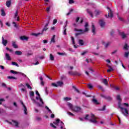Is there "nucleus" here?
<instances>
[{
	"mask_svg": "<svg viewBox=\"0 0 129 129\" xmlns=\"http://www.w3.org/2000/svg\"><path fill=\"white\" fill-rule=\"evenodd\" d=\"M89 116V115L87 114L86 115V116L84 117V119L85 120H89L90 122H92V123H97V121L96 120V117H95V115H94V114L91 113V119H88V117Z\"/></svg>",
	"mask_w": 129,
	"mask_h": 129,
	"instance_id": "nucleus-1",
	"label": "nucleus"
},
{
	"mask_svg": "<svg viewBox=\"0 0 129 129\" xmlns=\"http://www.w3.org/2000/svg\"><path fill=\"white\" fill-rule=\"evenodd\" d=\"M85 30H82V29H75V31H77L78 32H80L79 33H76V36H78L79 35H80L81 34H84L85 33H86V32H88L89 31V29L88 28V23H86L85 25Z\"/></svg>",
	"mask_w": 129,
	"mask_h": 129,
	"instance_id": "nucleus-2",
	"label": "nucleus"
},
{
	"mask_svg": "<svg viewBox=\"0 0 129 129\" xmlns=\"http://www.w3.org/2000/svg\"><path fill=\"white\" fill-rule=\"evenodd\" d=\"M120 111L125 116H127L128 115V110H127V109L126 108H120Z\"/></svg>",
	"mask_w": 129,
	"mask_h": 129,
	"instance_id": "nucleus-3",
	"label": "nucleus"
},
{
	"mask_svg": "<svg viewBox=\"0 0 129 129\" xmlns=\"http://www.w3.org/2000/svg\"><path fill=\"white\" fill-rule=\"evenodd\" d=\"M107 9H108L109 11L108 15H105V17H106V18H110L111 19H112V18H113V13H112V11H111V9H110V8H109V7H107Z\"/></svg>",
	"mask_w": 129,
	"mask_h": 129,
	"instance_id": "nucleus-4",
	"label": "nucleus"
},
{
	"mask_svg": "<svg viewBox=\"0 0 129 129\" xmlns=\"http://www.w3.org/2000/svg\"><path fill=\"white\" fill-rule=\"evenodd\" d=\"M60 122V119H57L56 120V122H53V123H50V126H52V127H53V128H56L57 127L55 125H58V123H59ZM54 124H55L54 125Z\"/></svg>",
	"mask_w": 129,
	"mask_h": 129,
	"instance_id": "nucleus-5",
	"label": "nucleus"
},
{
	"mask_svg": "<svg viewBox=\"0 0 129 129\" xmlns=\"http://www.w3.org/2000/svg\"><path fill=\"white\" fill-rule=\"evenodd\" d=\"M100 96H101V97H102L103 98H104L105 99H106L108 101H111V100H112V98H111L109 96H106L105 95L101 94Z\"/></svg>",
	"mask_w": 129,
	"mask_h": 129,
	"instance_id": "nucleus-6",
	"label": "nucleus"
},
{
	"mask_svg": "<svg viewBox=\"0 0 129 129\" xmlns=\"http://www.w3.org/2000/svg\"><path fill=\"white\" fill-rule=\"evenodd\" d=\"M12 122H10L9 121L8 123L9 124H13L15 125V126H16L17 127H19V122L17 121L16 120H12Z\"/></svg>",
	"mask_w": 129,
	"mask_h": 129,
	"instance_id": "nucleus-7",
	"label": "nucleus"
},
{
	"mask_svg": "<svg viewBox=\"0 0 129 129\" xmlns=\"http://www.w3.org/2000/svg\"><path fill=\"white\" fill-rule=\"evenodd\" d=\"M99 23L101 28H104V26H105V22H104L103 19L100 20Z\"/></svg>",
	"mask_w": 129,
	"mask_h": 129,
	"instance_id": "nucleus-8",
	"label": "nucleus"
},
{
	"mask_svg": "<svg viewBox=\"0 0 129 129\" xmlns=\"http://www.w3.org/2000/svg\"><path fill=\"white\" fill-rule=\"evenodd\" d=\"M72 110H73V111H75L76 112H77L80 111V110H81V108L80 107L75 106H74V107L73 108V109Z\"/></svg>",
	"mask_w": 129,
	"mask_h": 129,
	"instance_id": "nucleus-9",
	"label": "nucleus"
},
{
	"mask_svg": "<svg viewBox=\"0 0 129 129\" xmlns=\"http://www.w3.org/2000/svg\"><path fill=\"white\" fill-rule=\"evenodd\" d=\"M119 34L121 36L122 39H125V38H126V35H125L123 32L119 31Z\"/></svg>",
	"mask_w": 129,
	"mask_h": 129,
	"instance_id": "nucleus-10",
	"label": "nucleus"
},
{
	"mask_svg": "<svg viewBox=\"0 0 129 129\" xmlns=\"http://www.w3.org/2000/svg\"><path fill=\"white\" fill-rule=\"evenodd\" d=\"M20 39L22 41H28V40H29V37L26 36H22L20 37Z\"/></svg>",
	"mask_w": 129,
	"mask_h": 129,
	"instance_id": "nucleus-11",
	"label": "nucleus"
},
{
	"mask_svg": "<svg viewBox=\"0 0 129 129\" xmlns=\"http://www.w3.org/2000/svg\"><path fill=\"white\" fill-rule=\"evenodd\" d=\"M100 14H101V11L99 10H95L94 15L95 17H97V16H99Z\"/></svg>",
	"mask_w": 129,
	"mask_h": 129,
	"instance_id": "nucleus-12",
	"label": "nucleus"
},
{
	"mask_svg": "<svg viewBox=\"0 0 129 129\" xmlns=\"http://www.w3.org/2000/svg\"><path fill=\"white\" fill-rule=\"evenodd\" d=\"M18 14H19V12L18 11H16V13H15V15H14V19H16L17 18V21H20V17H18Z\"/></svg>",
	"mask_w": 129,
	"mask_h": 129,
	"instance_id": "nucleus-13",
	"label": "nucleus"
},
{
	"mask_svg": "<svg viewBox=\"0 0 129 129\" xmlns=\"http://www.w3.org/2000/svg\"><path fill=\"white\" fill-rule=\"evenodd\" d=\"M2 44H3L4 46H7V44H8V40H5L4 37H2Z\"/></svg>",
	"mask_w": 129,
	"mask_h": 129,
	"instance_id": "nucleus-14",
	"label": "nucleus"
},
{
	"mask_svg": "<svg viewBox=\"0 0 129 129\" xmlns=\"http://www.w3.org/2000/svg\"><path fill=\"white\" fill-rule=\"evenodd\" d=\"M5 57L8 61H11V60H12V58H11V56H10V54H9V53H6Z\"/></svg>",
	"mask_w": 129,
	"mask_h": 129,
	"instance_id": "nucleus-15",
	"label": "nucleus"
},
{
	"mask_svg": "<svg viewBox=\"0 0 129 129\" xmlns=\"http://www.w3.org/2000/svg\"><path fill=\"white\" fill-rule=\"evenodd\" d=\"M11 5H12V1L9 0L6 2V6L8 8H10Z\"/></svg>",
	"mask_w": 129,
	"mask_h": 129,
	"instance_id": "nucleus-16",
	"label": "nucleus"
},
{
	"mask_svg": "<svg viewBox=\"0 0 129 129\" xmlns=\"http://www.w3.org/2000/svg\"><path fill=\"white\" fill-rule=\"evenodd\" d=\"M92 33H93V35H95V27L93 23L92 24Z\"/></svg>",
	"mask_w": 129,
	"mask_h": 129,
	"instance_id": "nucleus-17",
	"label": "nucleus"
},
{
	"mask_svg": "<svg viewBox=\"0 0 129 129\" xmlns=\"http://www.w3.org/2000/svg\"><path fill=\"white\" fill-rule=\"evenodd\" d=\"M87 12L90 16H91V18H93V14L92 13V12L90 11L89 9H87Z\"/></svg>",
	"mask_w": 129,
	"mask_h": 129,
	"instance_id": "nucleus-18",
	"label": "nucleus"
},
{
	"mask_svg": "<svg viewBox=\"0 0 129 129\" xmlns=\"http://www.w3.org/2000/svg\"><path fill=\"white\" fill-rule=\"evenodd\" d=\"M16 55H18V56H21L22 54H23V52L21 51L17 50L15 51Z\"/></svg>",
	"mask_w": 129,
	"mask_h": 129,
	"instance_id": "nucleus-19",
	"label": "nucleus"
},
{
	"mask_svg": "<svg viewBox=\"0 0 129 129\" xmlns=\"http://www.w3.org/2000/svg\"><path fill=\"white\" fill-rule=\"evenodd\" d=\"M116 99L119 101V102H121L122 99L120 98V95H117L116 97Z\"/></svg>",
	"mask_w": 129,
	"mask_h": 129,
	"instance_id": "nucleus-20",
	"label": "nucleus"
},
{
	"mask_svg": "<svg viewBox=\"0 0 129 129\" xmlns=\"http://www.w3.org/2000/svg\"><path fill=\"white\" fill-rule=\"evenodd\" d=\"M32 36H35V37H38L39 35H43V33H32Z\"/></svg>",
	"mask_w": 129,
	"mask_h": 129,
	"instance_id": "nucleus-21",
	"label": "nucleus"
},
{
	"mask_svg": "<svg viewBox=\"0 0 129 129\" xmlns=\"http://www.w3.org/2000/svg\"><path fill=\"white\" fill-rule=\"evenodd\" d=\"M102 82H103V83H104V84L105 85H107L108 84V82H107V79H103Z\"/></svg>",
	"mask_w": 129,
	"mask_h": 129,
	"instance_id": "nucleus-22",
	"label": "nucleus"
},
{
	"mask_svg": "<svg viewBox=\"0 0 129 129\" xmlns=\"http://www.w3.org/2000/svg\"><path fill=\"white\" fill-rule=\"evenodd\" d=\"M12 46L13 47H14V48H15V49H17L18 48V45L16 44V42L13 41L12 42Z\"/></svg>",
	"mask_w": 129,
	"mask_h": 129,
	"instance_id": "nucleus-23",
	"label": "nucleus"
},
{
	"mask_svg": "<svg viewBox=\"0 0 129 129\" xmlns=\"http://www.w3.org/2000/svg\"><path fill=\"white\" fill-rule=\"evenodd\" d=\"M67 105H68V106H69V107L71 109H72V110L73 107H74V106H73V105L72 104H71V103H68V104H67Z\"/></svg>",
	"mask_w": 129,
	"mask_h": 129,
	"instance_id": "nucleus-24",
	"label": "nucleus"
},
{
	"mask_svg": "<svg viewBox=\"0 0 129 129\" xmlns=\"http://www.w3.org/2000/svg\"><path fill=\"white\" fill-rule=\"evenodd\" d=\"M97 88L99 89H100V90H101V91H102L103 92H104L105 90L104 89H103V88L102 87V86H101V85H99L97 86Z\"/></svg>",
	"mask_w": 129,
	"mask_h": 129,
	"instance_id": "nucleus-25",
	"label": "nucleus"
},
{
	"mask_svg": "<svg viewBox=\"0 0 129 129\" xmlns=\"http://www.w3.org/2000/svg\"><path fill=\"white\" fill-rule=\"evenodd\" d=\"M79 44L81 45V46H83L84 45V42L82 39H80L79 40Z\"/></svg>",
	"mask_w": 129,
	"mask_h": 129,
	"instance_id": "nucleus-26",
	"label": "nucleus"
},
{
	"mask_svg": "<svg viewBox=\"0 0 129 129\" xmlns=\"http://www.w3.org/2000/svg\"><path fill=\"white\" fill-rule=\"evenodd\" d=\"M92 101H93V103H94V104H99L98 101H97V100H96V99H94V98L93 99Z\"/></svg>",
	"mask_w": 129,
	"mask_h": 129,
	"instance_id": "nucleus-27",
	"label": "nucleus"
},
{
	"mask_svg": "<svg viewBox=\"0 0 129 129\" xmlns=\"http://www.w3.org/2000/svg\"><path fill=\"white\" fill-rule=\"evenodd\" d=\"M57 87L58 86H62V85H63V82L58 81L57 82Z\"/></svg>",
	"mask_w": 129,
	"mask_h": 129,
	"instance_id": "nucleus-28",
	"label": "nucleus"
},
{
	"mask_svg": "<svg viewBox=\"0 0 129 129\" xmlns=\"http://www.w3.org/2000/svg\"><path fill=\"white\" fill-rule=\"evenodd\" d=\"M55 35H53L50 40L51 43H55Z\"/></svg>",
	"mask_w": 129,
	"mask_h": 129,
	"instance_id": "nucleus-29",
	"label": "nucleus"
},
{
	"mask_svg": "<svg viewBox=\"0 0 129 129\" xmlns=\"http://www.w3.org/2000/svg\"><path fill=\"white\" fill-rule=\"evenodd\" d=\"M55 59V58H54V56H53V55L50 53V60H51V61H54V60Z\"/></svg>",
	"mask_w": 129,
	"mask_h": 129,
	"instance_id": "nucleus-30",
	"label": "nucleus"
},
{
	"mask_svg": "<svg viewBox=\"0 0 129 129\" xmlns=\"http://www.w3.org/2000/svg\"><path fill=\"white\" fill-rule=\"evenodd\" d=\"M63 100H64L65 101H69V100H71V98L64 97L63 98Z\"/></svg>",
	"mask_w": 129,
	"mask_h": 129,
	"instance_id": "nucleus-31",
	"label": "nucleus"
},
{
	"mask_svg": "<svg viewBox=\"0 0 129 129\" xmlns=\"http://www.w3.org/2000/svg\"><path fill=\"white\" fill-rule=\"evenodd\" d=\"M24 113L25 114H28V113L27 112V111H28V109H27V107H26V106H24Z\"/></svg>",
	"mask_w": 129,
	"mask_h": 129,
	"instance_id": "nucleus-32",
	"label": "nucleus"
},
{
	"mask_svg": "<svg viewBox=\"0 0 129 129\" xmlns=\"http://www.w3.org/2000/svg\"><path fill=\"white\" fill-rule=\"evenodd\" d=\"M73 88L75 89V91H76L78 93H80V91H79L78 89L76 88V87H75V86H73Z\"/></svg>",
	"mask_w": 129,
	"mask_h": 129,
	"instance_id": "nucleus-33",
	"label": "nucleus"
},
{
	"mask_svg": "<svg viewBox=\"0 0 129 129\" xmlns=\"http://www.w3.org/2000/svg\"><path fill=\"white\" fill-rule=\"evenodd\" d=\"M1 12H2V16H3V17H5V16H6V12H5V10H4V9H2Z\"/></svg>",
	"mask_w": 129,
	"mask_h": 129,
	"instance_id": "nucleus-34",
	"label": "nucleus"
},
{
	"mask_svg": "<svg viewBox=\"0 0 129 129\" xmlns=\"http://www.w3.org/2000/svg\"><path fill=\"white\" fill-rule=\"evenodd\" d=\"M26 86H27V88H28V89H30V90H32V86H31L30 85V84H28V83H26Z\"/></svg>",
	"mask_w": 129,
	"mask_h": 129,
	"instance_id": "nucleus-35",
	"label": "nucleus"
},
{
	"mask_svg": "<svg viewBox=\"0 0 129 129\" xmlns=\"http://www.w3.org/2000/svg\"><path fill=\"white\" fill-rule=\"evenodd\" d=\"M8 79H15V80H17V78L13 76H8Z\"/></svg>",
	"mask_w": 129,
	"mask_h": 129,
	"instance_id": "nucleus-36",
	"label": "nucleus"
},
{
	"mask_svg": "<svg viewBox=\"0 0 129 129\" xmlns=\"http://www.w3.org/2000/svg\"><path fill=\"white\" fill-rule=\"evenodd\" d=\"M12 65H15V66H17V67H19V64L14 61L12 62Z\"/></svg>",
	"mask_w": 129,
	"mask_h": 129,
	"instance_id": "nucleus-37",
	"label": "nucleus"
},
{
	"mask_svg": "<svg viewBox=\"0 0 129 129\" xmlns=\"http://www.w3.org/2000/svg\"><path fill=\"white\" fill-rule=\"evenodd\" d=\"M10 72L11 73H12V74H19V72H16L14 70H11Z\"/></svg>",
	"mask_w": 129,
	"mask_h": 129,
	"instance_id": "nucleus-38",
	"label": "nucleus"
},
{
	"mask_svg": "<svg viewBox=\"0 0 129 129\" xmlns=\"http://www.w3.org/2000/svg\"><path fill=\"white\" fill-rule=\"evenodd\" d=\"M47 30H48V27L44 26L41 33H42V34H43L44 33V32H46V31H47Z\"/></svg>",
	"mask_w": 129,
	"mask_h": 129,
	"instance_id": "nucleus-39",
	"label": "nucleus"
},
{
	"mask_svg": "<svg viewBox=\"0 0 129 129\" xmlns=\"http://www.w3.org/2000/svg\"><path fill=\"white\" fill-rule=\"evenodd\" d=\"M75 75L76 76H81V74L77 72V71L75 72Z\"/></svg>",
	"mask_w": 129,
	"mask_h": 129,
	"instance_id": "nucleus-40",
	"label": "nucleus"
},
{
	"mask_svg": "<svg viewBox=\"0 0 129 129\" xmlns=\"http://www.w3.org/2000/svg\"><path fill=\"white\" fill-rule=\"evenodd\" d=\"M29 94L30 97L34 96V95H35V93L33 91H30Z\"/></svg>",
	"mask_w": 129,
	"mask_h": 129,
	"instance_id": "nucleus-41",
	"label": "nucleus"
},
{
	"mask_svg": "<svg viewBox=\"0 0 129 129\" xmlns=\"http://www.w3.org/2000/svg\"><path fill=\"white\" fill-rule=\"evenodd\" d=\"M72 42L73 45H75V40L74 37H72Z\"/></svg>",
	"mask_w": 129,
	"mask_h": 129,
	"instance_id": "nucleus-42",
	"label": "nucleus"
},
{
	"mask_svg": "<svg viewBox=\"0 0 129 129\" xmlns=\"http://www.w3.org/2000/svg\"><path fill=\"white\" fill-rule=\"evenodd\" d=\"M68 73L70 75H75V72H69Z\"/></svg>",
	"mask_w": 129,
	"mask_h": 129,
	"instance_id": "nucleus-43",
	"label": "nucleus"
},
{
	"mask_svg": "<svg viewBox=\"0 0 129 129\" xmlns=\"http://www.w3.org/2000/svg\"><path fill=\"white\" fill-rule=\"evenodd\" d=\"M88 88H89L90 89L91 88H93V86H92V85H91V84H88Z\"/></svg>",
	"mask_w": 129,
	"mask_h": 129,
	"instance_id": "nucleus-44",
	"label": "nucleus"
},
{
	"mask_svg": "<svg viewBox=\"0 0 129 129\" xmlns=\"http://www.w3.org/2000/svg\"><path fill=\"white\" fill-rule=\"evenodd\" d=\"M3 101L4 102L6 101L5 99H3V98L0 99V105L1 104H3Z\"/></svg>",
	"mask_w": 129,
	"mask_h": 129,
	"instance_id": "nucleus-45",
	"label": "nucleus"
},
{
	"mask_svg": "<svg viewBox=\"0 0 129 129\" xmlns=\"http://www.w3.org/2000/svg\"><path fill=\"white\" fill-rule=\"evenodd\" d=\"M73 12V9L70 10V12L67 14V16H69Z\"/></svg>",
	"mask_w": 129,
	"mask_h": 129,
	"instance_id": "nucleus-46",
	"label": "nucleus"
},
{
	"mask_svg": "<svg viewBox=\"0 0 129 129\" xmlns=\"http://www.w3.org/2000/svg\"><path fill=\"white\" fill-rule=\"evenodd\" d=\"M51 85H52V86H54V87H58L57 84H56L55 83H52L51 84Z\"/></svg>",
	"mask_w": 129,
	"mask_h": 129,
	"instance_id": "nucleus-47",
	"label": "nucleus"
},
{
	"mask_svg": "<svg viewBox=\"0 0 129 129\" xmlns=\"http://www.w3.org/2000/svg\"><path fill=\"white\" fill-rule=\"evenodd\" d=\"M128 55H129V52H125L124 57H125L126 58H127V57H128Z\"/></svg>",
	"mask_w": 129,
	"mask_h": 129,
	"instance_id": "nucleus-48",
	"label": "nucleus"
},
{
	"mask_svg": "<svg viewBox=\"0 0 129 129\" xmlns=\"http://www.w3.org/2000/svg\"><path fill=\"white\" fill-rule=\"evenodd\" d=\"M111 71H113V69H112V68H110V69L107 70V72L108 73L111 72Z\"/></svg>",
	"mask_w": 129,
	"mask_h": 129,
	"instance_id": "nucleus-49",
	"label": "nucleus"
},
{
	"mask_svg": "<svg viewBox=\"0 0 129 129\" xmlns=\"http://www.w3.org/2000/svg\"><path fill=\"white\" fill-rule=\"evenodd\" d=\"M127 48H128V46H127V44H125L124 46H123V49L124 50H127Z\"/></svg>",
	"mask_w": 129,
	"mask_h": 129,
	"instance_id": "nucleus-50",
	"label": "nucleus"
},
{
	"mask_svg": "<svg viewBox=\"0 0 129 129\" xmlns=\"http://www.w3.org/2000/svg\"><path fill=\"white\" fill-rule=\"evenodd\" d=\"M82 93L84 95H85L86 97H91V95H87V94L85 92H83Z\"/></svg>",
	"mask_w": 129,
	"mask_h": 129,
	"instance_id": "nucleus-51",
	"label": "nucleus"
},
{
	"mask_svg": "<svg viewBox=\"0 0 129 129\" xmlns=\"http://www.w3.org/2000/svg\"><path fill=\"white\" fill-rule=\"evenodd\" d=\"M45 108L47 109L48 111L50 112V113H52V111L50 110V109L48 107V106H45Z\"/></svg>",
	"mask_w": 129,
	"mask_h": 129,
	"instance_id": "nucleus-52",
	"label": "nucleus"
},
{
	"mask_svg": "<svg viewBox=\"0 0 129 129\" xmlns=\"http://www.w3.org/2000/svg\"><path fill=\"white\" fill-rule=\"evenodd\" d=\"M87 52H88L87 51H84L81 53L82 56H84L85 54H87Z\"/></svg>",
	"mask_w": 129,
	"mask_h": 129,
	"instance_id": "nucleus-53",
	"label": "nucleus"
},
{
	"mask_svg": "<svg viewBox=\"0 0 129 129\" xmlns=\"http://www.w3.org/2000/svg\"><path fill=\"white\" fill-rule=\"evenodd\" d=\"M106 107V106L104 105L102 107V109H100V110H101L102 111H103L104 110H105V108Z\"/></svg>",
	"mask_w": 129,
	"mask_h": 129,
	"instance_id": "nucleus-54",
	"label": "nucleus"
},
{
	"mask_svg": "<svg viewBox=\"0 0 129 129\" xmlns=\"http://www.w3.org/2000/svg\"><path fill=\"white\" fill-rule=\"evenodd\" d=\"M32 55H33V53H28L26 54V56H27V57H29V56H32Z\"/></svg>",
	"mask_w": 129,
	"mask_h": 129,
	"instance_id": "nucleus-55",
	"label": "nucleus"
},
{
	"mask_svg": "<svg viewBox=\"0 0 129 129\" xmlns=\"http://www.w3.org/2000/svg\"><path fill=\"white\" fill-rule=\"evenodd\" d=\"M69 3L71 5L72 4H74V0H69Z\"/></svg>",
	"mask_w": 129,
	"mask_h": 129,
	"instance_id": "nucleus-56",
	"label": "nucleus"
},
{
	"mask_svg": "<svg viewBox=\"0 0 129 129\" xmlns=\"http://www.w3.org/2000/svg\"><path fill=\"white\" fill-rule=\"evenodd\" d=\"M66 27H64L63 35H67V33H66Z\"/></svg>",
	"mask_w": 129,
	"mask_h": 129,
	"instance_id": "nucleus-57",
	"label": "nucleus"
},
{
	"mask_svg": "<svg viewBox=\"0 0 129 129\" xmlns=\"http://www.w3.org/2000/svg\"><path fill=\"white\" fill-rule=\"evenodd\" d=\"M13 24L15 27V28H18V25H17V23H16V22H13Z\"/></svg>",
	"mask_w": 129,
	"mask_h": 129,
	"instance_id": "nucleus-58",
	"label": "nucleus"
},
{
	"mask_svg": "<svg viewBox=\"0 0 129 129\" xmlns=\"http://www.w3.org/2000/svg\"><path fill=\"white\" fill-rule=\"evenodd\" d=\"M34 103H36V104H37L38 105V106H40V107L42 106V105H41V104H40V103L37 102V101Z\"/></svg>",
	"mask_w": 129,
	"mask_h": 129,
	"instance_id": "nucleus-59",
	"label": "nucleus"
},
{
	"mask_svg": "<svg viewBox=\"0 0 129 129\" xmlns=\"http://www.w3.org/2000/svg\"><path fill=\"white\" fill-rule=\"evenodd\" d=\"M123 104V105H124V106H126V107H128V106H129L128 103H124Z\"/></svg>",
	"mask_w": 129,
	"mask_h": 129,
	"instance_id": "nucleus-60",
	"label": "nucleus"
},
{
	"mask_svg": "<svg viewBox=\"0 0 129 129\" xmlns=\"http://www.w3.org/2000/svg\"><path fill=\"white\" fill-rule=\"evenodd\" d=\"M68 114H69L70 115H71L72 116H74V114L72 113L71 112H68Z\"/></svg>",
	"mask_w": 129,
	"mask_h": 129,
	"instance_id": "nucleus-61",
	"label": "nucleus"
},
{
	"mask_svg": "<svg viewBox=\"0 0 129 129\" xmlns=\"http://www.w3.org/2000/svg\"><path fill=\"white\" fill-rule=\"evenodd\" d=\"M116 52H117V49H116V50H114L113 51H112L111 52V55H113V54H115V53H116Z\"/></svg>",
	"mask_w": 129,
	"mask_h": 129,
	"instance_id": "nucleus-62",
	"label": "nucleus"
},
{
	"mask_svg": "<svg viewBox=\"0 0 129 129\" xmlns=\"http://www.w3.org/2000/svg\"><path fill=\"white\" fill-rule=\"evenodd\" d=\"M39 100L40 102H41L42 104H44V102L43 101V99H42V98H40V97H39Z\"/></svg>",
	"mask_w": 129,
	"mask_h": 129,
	"instance_id": "nucleus-63",
	"label": "nucleus"
},
{
	"mask_svg": "<svg viewBox=\"0 0 129 129\" xmlns=\"http://www.w3.org/2000/svg\"><path fill=\"white\" fill-rule=\"evenodd\" d=\"M57 23V19H54L53 20V24L55 25Z\"/></svg>",
	"mask_w": 129,
	"mask_h": 129,
	"instance_id": "nucleus-64",
	"label": "nucleus"
}]
</instances>
